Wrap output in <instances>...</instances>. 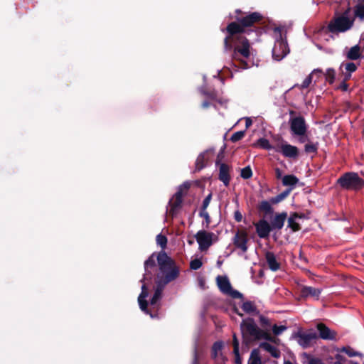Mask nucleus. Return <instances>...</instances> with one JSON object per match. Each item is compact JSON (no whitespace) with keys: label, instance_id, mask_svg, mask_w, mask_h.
<instances>
[{"label":"nucleus","instance_id":"obj_23","mask_svg":"<svg viewBox=\"0 0 364 364\" xmlns=\"http://www.w3.org/2000/svg\"><path fill=\"white\" fill-rule=\"evenodd\" d=\"M302 217L299 215L297 213L291 215L288 220V227L290 228L293 231H298L300 230V223Z\"/></svg>","mask_w":364,"mask_h":364},{"label":"nucleus","instance_id":"obj_12","mask_svg":"<svg viewBox=\"0 0 364 364\" xmlns=\"http://www.w3.org/2000/svg\"><path fill=\"white\" fill-rule=\"evenodd\" d=\"M248 235L245 230H238L232 238V243L235 247L240 249L242 253L247 251Z\"/></svg>","mask_w":364,"mask_h":364},{"label":"nucleus","instance_id":"obj_9","mask_svg":"<svg viewBox=\"0 0 364 364\" xmlns=\"http://www.w3.org/2000/svg\"><path fill=\"white\" fill-rule=\"evenodd\" d=\"M216 282L219 289L223 294L229 295L232 298H240L242 296L239 291L232 289L230 282L227 277L218 276L216 278Z\"/></svg>","mask_w":364,"mask_h":364},{"label":"nucleus","instance_id":"obj_59","mask_svg":"<svg viewBox=\"0 0 364 364\" xmlns=\"http://www.w3.org/2000/svg\"><path fill=\"white\" fill-rule=\"evenodd\" d=\"M188 243H189L190 245H192V244H193V241L189 240V241H188Z\"/></svg>","mask_w":364,"mask_h":364},{"label":"nucleus","instance_id":"obj_55","mask_svg":"<svg viewBox=\"0 0 364 364\" xmlns=\"http://www.w3.org/2000/svg\"><path fill=\"white\" fill-rule=\"evenodd\" d=\"M209 106V103L208 102H205L203 103V107H208Z\"/></svg>","mask_w":364,"mask_h":364},{"label":"nucleus","instance_id":"obj_43","mask_svg":"<svg viewBox=\"0 0 364 364\" xmlns=\"http://www.w3.org/2000/svg\"><path fill=\"white\" fill-rule=\"evenodd\" d=\"M317 144L308 143L305 145L304 149L306 153H316L317 151Z\"/></svg>","mask_w":364,"mask_h":364},{"label":"nucleus","instance_id":"obj_37","mask_svg":"<svg viewBox=\"0 0 364 364\" xmlns=\"http://www.w3.org/2000/svg\"><path fill=\"white\" fill-rule=\"evenodd\" d=\"M240 176L244 179H249L252 176V171L250 166H246L241 169Z\"/></svg>","mask_w":364,"mask_h":364},{"label":"nucleus","instance_id":"obj_52","mask_svg":"<svg viewBox=\"0 0 364 364\" xmlns=\"http://www.w3.org/2000/svg\"><path fill=\"white\" fill-rule=\"evenodd\" d=\"M275 171H276L277 177V178H281V176H282L281 171L279 168H277Z\"/></svg>","mask_w":364,"mask_h":364},{"label":"nucleus","instance_id":"obj_7","mask_svg":"<svg viewBox=\"0 0 364 364\" xmlns=\"http://www.w3.org/2000/svg\"><path fill=\"white\" fill-rule=\"evenodd\" d=\"M189 187L190 183L188 182L183 183L178 188V190L176 193L174 197L170 200L168 213L172 216L177 214L182 203V198Z\"/></svg>","mask_w":364,"mask_h":364},{"label":"nucleus","instance_id":"obj_28","mask_svg":"<svg viewBox=\"0 0 364 364\" xmlns=\"http://www.w3.org/2000/svg\"><path fill=\"white\" fill-rule=\"evenodd\" d=\"M357 5L354 9V14L356 17L360 19L364 18V0H357Z\"/></svg>","mask_w":364,"mask_h":364},{"label":"nucleus","instance_id":"obj_54","mask_svg":"<svg viewBox=\"0 0 364 364\" xmlns=\"http://www.w3.org/2000/svg\"><path fill=\"white\" fill-rule=\"evenodd\" d=\"M203 216L205 217V218L206 219L208 223H209V215H208V213H205Z\"/></svg>","mask_w":364,"mask_h":364},{"label":"nucleus","instance_id":"obj_3","mask_svg":"<svg viewBox=\"0 0 364 364\" xmlns=\"http://www.w3.org/2000/svg\"><path fill=\"white\" fill-rule=\"evenodd\" d=\"M261 19L262 15L259 13L254 12L241 19L238 18V23L232 22L229 23L226 28L228 36L224 40L225 47H228V41L230 38L233 40V38L232 37L234 35H241L245 32L246 27L252 26L254 23L259 22Z\"/></svg>","mask_w":364,"mask_h":364},{"label":"nucleus","instance_id":"obj_29","mask_svg":"<svg viewBox=\"0 0 364 364\" xmlns=\"http://www.w3.org/2000/svg\"><path fill=\"white\" fill-rule=\"evenodd\" d=\"M343 67H344L348 73L345 76V80H348L350 77L351 73L355 71L356 69H357L356 65L355 63H346V64L343 63L341 65V69H342Z\"/></svg>","mask_w":364,"mask_h":364},{"label":"nucleus","instance_id":"obj_36","mask_svg":"<svg viewBox=\"0 0 364 364\" xmlns=\"http://www.w3.org/2000/svg\"><path fill=\"white\" fill-rule=\"evenodd\" d=\"M291 190V188L290 190L286 191L279 194L276 197L272 198L270 201L272 203H278L281 202L289 194Z\"/></svg>","mask_w":364,"mask_h":364},{"label":"nucleus","instance_id":"obj_8","mask_svg":"<svg viewBox=\"0 0 364 364\" xmlns=\"http://www.w3.org/2000/svg\"><path fill=\"white\" fill-rule=\"evenodd\" d=\"M195 237L201 251L207 250L218 240V236L215 233L206 230H199Z\"/></svg>","mask_w":364,"mask_h":364},{"label":"nucleus","instance_id":"obj_51","mask_svg":"<svg viewBox=\"0 0 364 364\" xmlns=\"http://www.w3.org/2000/svg\"><path fill=\"white\" fill-rule=\"evenodd\" d=\"M252 124V122L250 118H246L245 119V126L247 128L250 127Z\"/></svg>","mask_w":364,"mask_h":364},{"label":"nucleus","instance_id":"obj_16","mask_svg":"<svg viewBox=\"0 0 364 364\" xmlns=\"http://www.w3.org/2000/svg\"><path fill=\"white\" fill-rule=\"evenodd\" d=\"M256 231L258 235V236L261 238H265L268 237L271 228L269 223L264 220H259L258 223H257L255 225Z\"/></svg>","mask_w":364,"mask_h":364},{"label":"nucleus","instance_id":"obj_14","mask_svg":"<svg viewBox=\"0 0 364 364\" xmlns=\"http://www.w3.org/2000/svg\"><path fill=\"white\" fill-rule=\"evenodd\" d=\"M240 327L244 336L248 335L255 338L259 336V329L252 319L243 321Z\"/></svg>","mask_w":364,"mask_h":364},{"label":"nucleus","instance_id":"obj_42","mask_svg":"<svg viewBox=\"0 0 364 364\" xmlns=\"http://www.w3.org/2000/svg\"><path fill=\"white\" fill-rule=\"evenodd\" d=\"M287 327L286 326H277L274 325L272 326V331L273 333L276 336L280 335L285 330H287Z\"/></svg>","mask_w":364,"mask_h":364},{"label":"nucleus","instance_id":"obj_19","mask_svg":"<svg viewBox=\"0 0 364 364\" xmlns=\"http://www.w3.org/2000/svg\"><path fill=\"white\" fill-rule=\"evenodd\" d=\"M266 261L268 267L272 271H277L280 267V264L277 261L274 253L271 252H267L265 255Z\"/></svg>","mask_w":364,"mask_h":364},{"label":"nucleus","instance_id":"obj_46","mask_svg":"<svg viewBox=\"0 0 364 364\" xmlns=\"http://www.w3.org/2000/svg\"><path fill=\"white\" fill-rule=\"evenodd\" d=\"M260 322L263 326H270L271 323L269 320L264 316H260Z\"/></svg>","mask_w":364,"mask_h":364},{"label":"nucleus","instance_id":"obj_24","mask_svg":"<svg viewBox=\"0 0 364 364\" xmlns=\"http://www.w3.org/2000/svg\"><path fill=\"white\" fill-rule=\"evenodd\" d=\"M259 347L262 349H264V350L267 351L268 353H269L271 354V355L274 358H279L280 357V355H281V353L279 351V350L274 346H272V344L267 343V342H264V343H262L260 345H259Z\"/></svg>","mask_w":364,"mask_h":364},{"label":"nucleus","instance_id":"obj_30","mask_svg":"<svg viewBox=\"0 0 364 364\" xmlns=\"http://www.w3.org/2000/svg\"><path fill=\"white\" fill-rule=\"evenodd\" d=\"M257 339L263 338L274 343L278 344L280 341L279 338L271 336L268 333L259 330V336H257Z\"/></svg>","mask_w":364,"mask_h":364},{"label":"nucleus","instance_id":"obj_49","mask_svg":"<svg viewBox=\"0 0 364 364\" xmlns=\"http://www.w3.org/2000/svg\"><path fill=\"white\" fill-rule=\"evenodd\" d=\"M309 364H324V363L318 358H313L309 360Z\"/></svg>","mask_w":364,"mask_h":364},{"label":"nucleus","instance_id":"obj_1","mask_svg":"<svg viewBox=\"0 0 364 364\" xmlns=\"http://www.w3.org/2000/svg\"><path fill=\"white\" fill-rule=\"evenodd\" d=\"M159 272L157 274V288L151 300V305H156L161 297L163 287L170 282L176 279L179 274L178 268L173 259L166 253L159 252L156 257Z\"/></svg>","mask_w":364,"mask_h":364},{"label":"nucleus","instance_id":"obj_44","mask_svg":"<svg viewBox=\"0 0 364 364\" xmlns=\"http://www.w3.org/2000/svg\"><path fill=\"white\" fill-rule=\"evenodd\" d=\"M233 346H234V353L236 356L237 360L239 357V343L235 336L233 337Z\"/></svg>","mask_w":364,"mask_h":364},{"label":"nucleus","instance_id":"obj_32","mask_svg":"<svg viewBox=\"0 0 364 364\" xmlns=\"http://www.w3.org/2000/svg\"><path fill=\"white\" fill-rule=\"evenodd\" d=\"M242 308L243 311L247 314H253L256 311V307L255 304L251 301L244 302Z\"/></svg>","mask_w":364,"mask_h":364},{"label":"nucleus","instance_id":"obj_11","mask_svg":"<svg viewBox=\"0 0 364 364\" xmlns=\"http://www.w3.org/2000/svg\"><path fill=\"white\" fill-rule=\"evenodd\" d=\"M277 152H281L287 158L295 159L299 155V149L296 146L286 142H281L274 147Z\"/></svg>","mask_w":364,"mask_h":364},{"label":"nucleus","instance_id":"obj_4","mask_svg":"<svg viewBox=\"0 0 364 364\" xmlns=\"http://www.w3.org/2000/svg\"><path fill=\"white\" fill-rule=\"evenodd\" d=\"M155 267V257L154 255L150 256L147 260L144 262V269L145 274L142 282H144L146 279H148L149 274H151V269ZM148 296V289L146 288V284L144 283L141 287V292L138 297V301L141 311H143L146 314H149V311L147 309V302L146 301V298Z\"/></svg>","mask_w":364,"mask_h":364},{"label":"nucleus","instance_id":"obj_15","mask_svg":"<svg viewBox=\"0 0 364 364\" xmlns=\"http://www.w3.org/2000/svg\"><path fill=\"white\" fill-rule=\"evenodd\" d=\"M296 337L298 343L304 348L311 346L317 338L316 333L314 332L299 333Z\"/></svg>","mask_w":364,"mask_h":364},{"label":"nucleus","instance_id":"obj_53","mask_svg":"<svg viewBox=\"0 0 364 364\" xmlns=\"http://www.w3.org/2000/svg\"><path fill=\"white\" fill-rule=\"evenodd\" d=\"M299 142H301V143H304V142H305V141H306V138L305 135H304V136H300V138H299Z\"/></svg>","mask_w":364,"mask_h":364},{"label":"nucleus","instance_id":"obj_50","mask_svg":"<svg viewBox=\"0 0 364 364\" xmlns=\"http://www.w3.org/2000/svg\"><path fill=\"white\" fill-rule=\"evenodd\" d=\"M210 198H211V196H210V195H209L208 196H207V197L205 198V200H204V201H203V207H204V208H206V207L208 205V204H209V203H210Z\"/></svg>","mask_w":364,"mask_h":364},{"label":"nucleus","instance_id":"obj_10","mask_svg":"<svg viewBox=\"0 0 364 364\" xmlns=\"http://www.w3.org/2000/svg\"><path fill=\"white\" fill-rule=\"evenodd\" d=\"M290 129L293 134L303 136L306 135L307 127L302 117H296L290 120Z\"/></svg>","mask_w":364,"mask_h":364},{"label":"nucleus","instance_id":"obj_5","mask_svg":"<svg viewBox=\"0 0 364 364\" xmlns=\"http://www.w3.org/2000/svg\"><path fill=\"white\" fill-rule=\"evenodd\" d=\"M338 183L341 188L351 191H358L364 187V181L353 172L343 174L338 179Z\"/></svg>","mask_w":364,"mask_h":364},{"label":"nucleus","instance_id":"obj_31","mask_svg":"<svg viewBox=\"0 0 364 364\" xmlns=\"http://www.w3.org/2000/svg\"><path fill=\"white\" fill-rule=\"evenodd\" d=\"M207 161L206 153L200 154L196 161V169L200 171L205 166V161Z\"/></svg>","mask_w":364,"mask_h":364},{"label":"nucleus","instance_id":"obj_25","mask_svg":"<svg viewBox=\"0 0 364 364\" xmlns=\"http://www.w3.org/2000/svg\"><path fill=\"white\" fill-rule=\"evenodd\" d=\"M219 178L225 186H228L230 181L229 170L227 165L223 164L220 167Z\"/></svg>","mask_w":364,"mask_h":364},{"label":"nucleus","instance_id":"obj_21","mask_svg":"<svg viewBox=\"0 0 364 364\" xmlns=\"http://www.w3.org/2000/svg\"><path fill=\"white\" fill-rule=\"evenodd\" d=\"M223 348V343L222 342H216L214 343L212 348V356L217 359L218 361L220 363H223L225 360L224 357L222 355L221 350Z\"/></svg>","mask_w":364,"mask_h":364},{"label":"nucleus","instance_id":"obj_58","mask_svg":"<svg viewBox=\"0 0 364 364\" xmlns=\"http://www.w3.org/2000/svg\"><path fill=\"white\" fill-rule=\"evenodd\" d=\"M333 364H343V363H340L339 362H334Z\"/></svg>","mask_w":364,"mask_h":364},{"label":"nucleus","instance_id":"obj_60","mask_svg":"<svg viewBox=\"0 0 364 364\" xmlns=\"http://www.w3.org/2000/svg\"><path fill=\"white\" fill-rule=\"evenodd\" d=\"M352 364H358V363L356 362H352Z\"/></svg>","mask_w":364,"mask_h":364},{"label":"nucleus","instance_id":"obj_40","mask_svg":"<svg viewBox=\"0 0 364 364\" xmlns=\"http://www.w3.org/2000/svg\"><path fill=\"white\" fill-rule=\"evenodd\" d=\"M156 242L162 248H164L166 246L167 239H166V236H164L161 234H159L156 236Z\"/></svg>","mask_w":364,"mask_h":364},{"label":"nucleus","instance_id":"obj_20","mask_svg":"<svg viewBox=\"0 0 364 364\" xmlns=\"http://www.w3.org/2000/svg\"><path fill=\"white\" fill-rule=\"evenodd\" d=\"M321 294V289L311 287H303L301 289V296L302 297H314L318 299Z\"/></svg>","mask_w":364,"mask_h":364},{"label":"nucleus","instance_id":"obj_57","mask_svg":"<svg viewBox=\"0 0 364 364\" xmlns=\"http://www.w3.org/2000/svg\"><path fill=\"white\" fill-rule=\"evenodd\" d=\"M284 364H292L290 361H286L284 362Z\"/></svg>","mask_w":364,"mask_h":364},{"label":"nucleus","instance_id":"obj_33","mask_svg":"<svg viewBox=\"0 0 364 364\" xmlns=\"http://www.w3.org/2000/svg\"><path fill=\"white\" fill-rule=\"evenodd\" d=\"M248 364H261L259 353L257 350H252Z\"/></svg>","mask_w":364,"mask_h":364},{"label":"nucleus","instance_id":"obj_38","mask_svg":"<svg viewBox=\"0 0 364 364\" xmlns=\"http://www.w3.org/2000/svg\"><path fill=\"white\" fill-rule=\"evenodd\" d=\"M257 144L259 146H260L262 148L264 149H267V150H270L272 149H274V147H272L269 141L266 139H264V138H262V139H259L257 141Z\"/></svg>","mask_w":364,"mask_h":364},{"label":"nucleus","instance_id":"obj_34","mask_svg":"<svg viewBox=\"0 0 364 364\" xmlns=\"http://www.w3.org/2000/svg\"><path fill=\"white\" fill-rule=\"evenodd\" d=\"M326 80L330 84L333 83L336 77V72L332 68H328L326 70V72L324 73Z\"/></svg>","mask_w":364,"mask_h":364},{"label":"nucleus","instance_id":"obj_27","mask_svg":"<svg viewBox=\"0 0 364 364\" xmlns=\"http://www.w3.org/2000/svg\"><path fill=\"white\" fill-rule=\"evenodd\" d=\"M347 58L350 60H357L360 56V48L357 45L353 46L347 53Z\"/></svg>","mask_w":364,"mask_h":364},{"label":"nucleus","instance_id":"obj_6","mask_svg":"<svg viewBox=\"0 0 364 364\" xmlns=\"http://www.w3.org/2000/svg\"><path fill=\"white\" fill-rule=\"evenodd\" d=\"M347 11L341 16L334 18L328 25V28L331 32H344L350 29L353 23V19L348 17Z\"/></svg>","mask_w":364,"mask_h":364},{"label":"nucleus","instance_id":"obj_22","mask_svg":"<svg viewBox=\"0 0 364 364\" xmlns=\"http://www.w3.org/2000/svg\"><path fill=\"white\" fill-rule=\"evenodd\" d=\"M287 218V213H282L279 214H277L272 222V226L274 229H278L280 230L284 226V222Z\"/></svg>","mask_w":364,"mask_h":364},{"label":"nucleus","instance_id":"obj_2","mask_svg":"<svg viewBox=\"0 0 364 364\" xmlns=\"http://www.w3.org/2000/svg\"><path fill=\"white\" fill-rule=\"evenodd\" d=\"M228 41V47L225 49H230L232 48L230 42L233 43V53L232 58L234 61L238 63V65L242 69H247L251 67L250 63V59L254 55L255 50L251 47L249 41L240 34L234 35Z\"/></svg>","mask_w":364,"mask_h":364},{"label":"nucleus","instance_id":"obj_26","mask_svg":"<svg viewBox=\"0 0 364 364\" xmlns=\"http://www.w3.org/2000/svg\"><path fill=\"white\" fill-rule=\"evenodd\" d=\"M299 182V178L294 175H286L282 178V184L293 188Z\"/></svg>","mask_w":364,"mask_h":364},{"label":"nucleus","instance_id":"obj_41","mask_svg":"<svg viewBox=\"0 0 364 364\" xmlns=\"http://www.w3.org/2000/svg\"><path fill=\"white\" fill-rule=\"evenodd\" d=\"M202 262L200 259H194L190 262V267L192 269L197 270L202 267Z\"/></svg>","mask_w":364,"mask_h":364},{"label":"nucleus","instance_id":"obj_56","mask_svg":"<svg viewBox=\"0 0 364 364\" xmlns=\"http://www.w3.org/2000/svg\"><path fill=\"white\" fill-rule=\"evenodd\" d=\"M269 206V203L267 202H263L262 203V207L266 208Z\"/></svg>","mask_w":364,"mask_h":364},{"label":"nucleus","instance_id":"obj_17","mask_svg":"<svg viewBox=\"0 0 364 364\" xmlns=\"http://www.w3.org/2000/svg\"><path fill=\"white\" fill-rule=\"evenodd\" d=\"M323 72L320 69H314L311 73L308 75L305 79L303 81L302 84L299 85H295L293 86V87H299L300 89H305V88H307L309 87V85H311V82H312V80H313V77L314 76H316L317 78H319L321 77V75H323Z\"/></svg>","mask_w":364,"mask_h":364},{"label":"nucleus","instance_id":"obj_48","mask_svg":"<svg viewBox=\"0 0 364 364\" xmlns=\"http://www.w3.org/2000/svg\"><path fill=\"white\" fill-rule=\"evenodd\" d=\"M346 80H344V81H343L341 85L337 87V89L338 90H343V91H347L348 90V84L346 82Z\"/></svg>","mask_w":364,"mask_h":364},{"label":"nucleus","instance_id":"obj_35","mask_svg":"<svg viewBox=\"0 0 364 364\" xmlns=\"http://www.w3.org/2000/svg\"><path fill=\"white\" fill-rule=\"evenodd\" d=\"M340 352H343L346 353L349 357H355V356H361V353L355 351L353 348L350 347H343L341 350H338Z\"/></svg>","mask_w":364,"mask_h":364},{"label":"nucleus","instance_id":"obj_18","mask_svg":"<svg viewBox=\"0 0 364 364\" xmlns=\"http://www.w3.org/2000/svg\"><path fill=\"white\" fill-rule=\"evenodd\" d=\"M317 329L319 332V336L324 340H333L336 338V333L331 331L323 323H318L317 325Z\"/></svg>","mask_w":364,"mask_h":364},{"label":"nucleus","instance_id":"obj_47","mask_svg":"<svg viewBox=\"0 0 364 364\" xmlns=\"http://www.w3.org/2000/svg\"><path fill=\"white\" fill-rule=\"evenodd\" d=\"M335 359L336 360V362H339L340 363H343L346 361V358L340 353H337L335 355Z\"/></svg>","mask_w":364,"mask_h":364},{"label":"nucleus","instance_id":"obj_39","mask_svg":"<svg viewBox=\"0 0 364 364\" xmlns=\"http://www.w3.org/2000/svg\"><path fill=\"white\" fill-rule=\"evenodd\" d=\"M245 131H239L235 133H234L230 138V140L232 142H236L240 139H242L245 136Z\"/></svg>","mask_w":364,"mask_h":364},{"label":"nucleus","instance_id":"obj_13","mask_svg":"<svg viewBox=\"0 0 364 364\" xmlns=\"http://www.w3.org/2000/svg\"><path fill=\"white\" fill-rule=\"evenodd\" d=\"M289 50L287 42L278 40L275 42L272 49V56L276 60H281L289 53Z\"/></svg>","mask_w":364,"mask_h":364},{"label":"nucleus","instance_id":"obj_45","mask_svg":"<svg viewBox=\"0 0 364 364\" xmlns=\"http://www.w3.org/2000/svg\"><path fill=\"white\" fill-rule=\"evenodd\" d=\"M234 218L237 222H240L242 220V215L239 210H237L234 213Z\"/></svg>","mask_w":364,"mask_h":364}]
</instances>
